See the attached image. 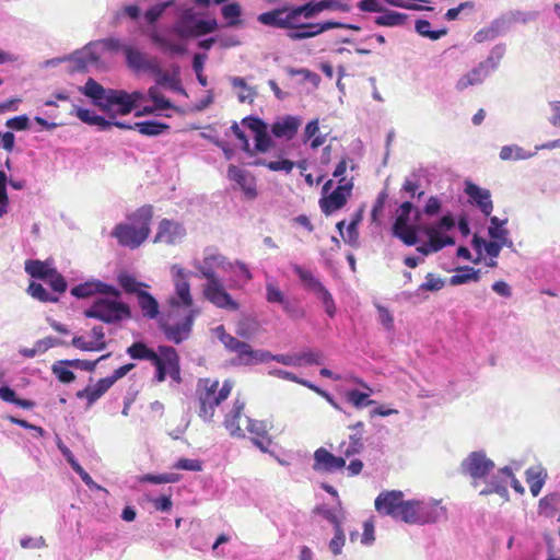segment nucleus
Listing matches in <instances>:
<instances>
[{"label":"nucleus","mask_w":560,"mask_h":560,"mask_svg":"<svg viewBox=\"0 0 560 560\" xmlns=\"http://www.w3.org/2000/svg\"><path fill=\"white\" fill-rule=\"evenodd\" d=\"M171 273L175 285V294L170 299L167 319L161 323V329L167 340L178 345L189 338L192 324L200 311L194 304L190 294L188 279L192 272L179 265H173Z\"/></svg>","instance_id":"f257e3e1"},{"label":"nucleus","mask_w":560,"mask_h":560,"mask_svg":"<svg viewBox=\"0 0 560 560\" xmlns=\"http://www.w3.org/2000/svg\"><path fill=\"white\" fill-rule=\"evenodd\" d=\"M462 472L471 479V486L479 489L480 495L495 493L503 499L509 498L505 489V479L510 475V467L505 466L495 471L492 459L482 451L471 452L460 465Z\"/></svg>","instance_id":"f03ea898"},{"label":"nucleus","mask_w":560,"mask_h":560,"mask_svg":"<svg viewBox=\"0 0 560 560\" xmlns=\"http://www.w3.org/2000/svg\"><path fill=\"white\" fill-rule=\"evenodd\" d=\"M152 218V206H142L128 214L125 222L116 224L110 234L119 245L136 249L149 237Z\"/></svg>","instance_id":"7ed1b4c3"},{"label":"nucleus","mask_w":560,"mask_h":560,"mask_svg":"<svg viewBox=\"0 0 560 560\" xmlns=\"http://www.w3.org/2000/svg\"><path fill=\"white\" fill-rule=\"evenodd\" d=\"M282 28L288 30L287 36L291 40H302L311 38L332 28H359L353 25H347L340 22L332 21H326L323 23H303L299 5L282 7Z\"/></svg>","instance_id":"20e7f679"},{"label":"nucleus","mask_w":560,"mask_h":560,"mask_svg":"<svg viewBox=\"0 0 560 560\" xmlns=\"http://www.w3.org/2000/svg\"><path fill=\"white\" fill-rule=\"evenodd\" d=\"M233 388V382L225 380L219 388V382L210 378H202L197 385V395L199 400V417L203 421L210 422L214 416L215 407L225 400Z\"/></svg>","instance_id":"39448f33"},{"label":"nucleus","mask_w":560,"mask_h":560,"mask_svg":"<svg viewBox=\"0 0 560 560\" xmlns=\"http://www.w3.org/2000/svg\"><path fill=\"white\" fill-rule=\"evenodd\" d=\"M177 19L172 32L182 39L197 37L213 32L217 28L215 20H203L188 3L176 7Z\"/></svg>","instance_id":"423d86ee"},{"label":"nucleus","mask_w":560,"mask_h":560,"mask_svg":"<svg viewBox=\"0 0 560 560\" xmlns=\"http://www.w3.org/2000/svg\"><path fill=\"white\" fill-rule=\"evenodd\" d=\"M213 334L223 343L228 351L236 354L232 360L233 365H255L269 361V351L254 350L248 343L228 334L222 325L217 326L213 329Z\"/></svg>","instance_id":"0eeeda50"},{"label":"nucleus","mask_w":560,"mask_h":560,"mask_svg":"<svg viewBox=\"0 0 560 560\" xmlns=\"http://www.w3.org/2000/svg\"><path fill=\"white\" fill-rule=\"evenodd\" d=\"M119 298L113 295L100 296L84 311V315L88 318H95L106 324H115L130 318V307L121 302Z\"/></svg>","instance_id":"6e6552de"},{"label":"nucleus","mask_w":560,"mask_h":560,"mask_svg":"<svg viewBox=\"0 0 560 560\" xmlns=\"http://www.w3.org/2000/svg\"><path fill=\"white\" fill-rule=\"evenodd\" d=\"M504 52V46H494L486 60L479 62L474 69L458 79L456 90L464 91L469 86L481 84L494 70H497Z\"/></svg>","instance_id":"1a4fd4ad"},{"label":"nucleus","mask_w":560,"mask_h":560,"mask_svg":"<svg viewBox=\"0 0 560 560\" xmlns=\"http://www.w3.org/2000/svg\"><path fill=\"white\" fill-rule=\"evenodd\" d=\"M446 513L438 500H409V510L405 516L407 524L424 525L445 520Z\"/></svg>","instance_id":"9d476101"},{"label":"nucleus","mask_w":560,"mask_h":560,"mask_svg":"<svg viewBox=\"0 0 560 560\" xmlns=\"http://www.w3.org/2000/svg\"><path fill=\"white\" fill-rule=\"evenodd\" d=\"M292 270L300 278L303 287L316 295L322 302L326 314L329 317H334L336 314V304L330 292L324 287L318 278H316L312 271L304 269L300 265H292Z\"/></svg>","instance_id":"9b49d317"},{"label":"nucleus","mask_w":560,"mask_h":560,"mask_svg":"<svg viewBox=\"0 0 560 560\" xmlns=\"http://www.w3.org/2000/svg\"><path fill=\"white\" fill-rule=\"evenodd\" d=\"M191 265L207 281L220 278L215 272L217 269L223 271L233 270V262L229 261L214 247H207L203 250L202 259L194 258Z\"/></svg>","instance_id":"f8f14e48"},{"label":"nucleus","mask_w":560,"mask_h":560,"mask_svg":"<svg viewBox=\"0 0 560 560\" xmlns=\"http://www.w3.org/2000/svg\"><path fill=\"white\" fill-rule=\"evenodd\" d=\"M375 510L383 515L392 516L395 520L406 523L409 500L404 499L399 490L383 491L375 499Z\"/></svg>","instance_id":"ddd939ff"},{"label":"nucleus","mask_w":560,"mask_h":560,"mask_svg":"<svg viewBox=\"0 0 560 560\" xmlns=\"http://www.w3.org/2000/svg\"><path fill=\"white\" fill-rule=\"evenodd\" d=\"M412 209L413 206L411 202H402L393 224V235L408 246H413L418 243L417 232L420 231L419 228H421V225L410 224V214Z\"/></svg>","instance_id":"4468645a"},{"label":"nucleus","mask_w":560,"mask_h":560,"mask_svg":"<svg viewBox=\"0 0 560 560\" xmlns=\"http://www.w3.org/2000/svg\"><path fill=\"white\" fill-rule=\"evenodd\" d=\"M202 295L218 308L226 311H237L240 308V304L225 290L221 278L206 281V283L202 284Z\"/></svg>","instance_id":"2eb2a0df"},{"label":"nucleus","mask_w":560,"mask_h":560,"mask_svg":"<svg viewBox=\"0 0 560 560\" xmlns=\"http://www.w3.org/2000/svg\"><path fill=\"white\" fill-rule=\"evenodd\" d=\"M159 361L152 364L156 368V381L163 382L168 375L174 382L180 381L179 358L176 350L170 346L159 347Z\"/></svg>","instance_id":"dca6fc26"},{"label":"nucleus","mask_w":560,"mask_h":560,"mask_svg":"<svg viewBox=\"0 0 560 560\" xmlns=\"http://www.w3.org/2000/svg\"><path fill=\"white\" fill-rule=\"evenodd\" d=\"M98 44L91 42L82 49L75 50L68 55V61L73 62V71H85L92 66H96L101 58V52L97 48Z\"/></svg>","instance_id":"f3484780"},{"label":"nucleus","mask_w":560,"mask_h":560,"mask_svg":"<svg viewBox=\"0 0 560 560\" xmlns=\"http://www.w3.org/2000/svg\"><path fill=\"white\" fill-rule=\"evenodd\" d=\"M186 236V229L179 222L163 219L158 226V232L154 236V243H165L174 245L184 240Z\"/></svg>","instance_id":"a211bd4d"},{"label":"nucleus","mask_w":560,"mask_h":560,"mask_svg":"<svg viewBox=\"0 0 560 560\" xmlns=\"http://www.w3.org/2000/svg\"><path fill=\"white\" fill-rule=\"evenodd\" d=\"M101 110L113 116L131 113L133 109L129 101V93L124 90L109 89L107 98Z\"/></svg>","instance_id":"6ab92c4d"},{"label":"nucleus","mask_w":560,"mask_h":560,"mask_svg":"<svg viewBox=\"0 0 560 560\" xmlns=\"http://www.w3.org/2000/svg\"><path fill=\"white\" fill-rule=\"evenodd\" d=\"M346 467V457L335 456L324 447L314 452L313 469L318 472L332 474Z\"/></svg>","instance_id":"aec40b11"},{"label":"nucleus","mask_w":560,"mask_h":560,"mask_svg":"<svg viewBox=\"0 0 560 560\" xmlns=\"http://www.w3.org/2000/svg\"><path fill=\"white\" fill-rule=\"evenodd\" d=\"M71 294L78 299L90 298L94 294L120 296V291L100 280H89L71 289Z\"/></svg>","instance_id":"412c9836"},{"label":"nucleus","mask_w":560,"mask_h":560,"mask_svg":"<svg viewBox=\"0 0 560 560\" xmlns=\"http://www.w3.org/2000/svg\"><path fill=\"white\" fill-rule=\"evenodd\" d=\"M126 63L135 72H152L159 60L130 46L126 50Z\"/></svg>","instance_id":"4be33fe9"},{"label":"nucleus","mask_w":560,"mask_h":560,"mask_svg":"<svg viewBox=\"0 0 560 560\" xmlns=\"http://www.w3.org/2000/svg\"><path fill=\"white\" fill-rule=\"evenodd\" d=\"M345 179H340V184L338 187L325 199L320 201L322 210L329 214L345 206L347 202V198L351 192L352 183L346 182Z\"/></svg>","instance_id":"5701e85b"},{"label":"nucleus","mask_w":560,"mask_h":560,"mask_svg":"<svg viewBox=\"0 0 560 560\" xmlns=\"http://www.w3.org/2000/svg\"><path fill=\"white\" fill-rule=\"evenodd\" d=\"M302 120L296 116H282L271 125V133L279 139L291 140L295 137Z\"/></svg>","instance_id":"b1692460"},{"label":"nucleus","mask_w":560,"mask_h":560,"mask_svg":"<svg viewBox=\"0 0 560 560\" xmlns=\"http://www.w3.org/2000/svg\"><path fill=\"white\" fill-rule=\"evenodd\" d=\"M465 194L470 201L475 203L479 210L489 217L493 210L490 190L481 188L474 183L467 182L465 185Z\"/></svg>","instance_id":"393cba45"},{"label":"nucleus","mask_w":560,"mask_h":560,"mask_svg":"<svg viewBox=\"0 0 560 560\" xmlns=\"http://www.w3.org/2000/svg\"><path fill=\"white\" fill-rule=\"evenodd\" d=\"M149 101H151L152 105L143 106L142 109L136 113V116H145L152 115L156 112H163L166 109L175 108L173 104L167 100L160 91L159 86L153 85L148 90Z\"/></svg>","instance_id":"a878e982"},{"label":"nucleus","mask_w":560,"mask_h":560,"mask_svg":"<svg viewBox=\"0 0 560 560\" xmlns=\"http://www.w3.org/2000/svg\"><path fill=\"white\" fill-rule=\"evenodd\" d=\"M228 177L229 179L235 182L242 188L246 197H256V185L254 178L249 175L247 171L240 168L235 165H230L228 168Z\"/></svg>","instance_id":"bb28decb"},{"label":"nucleus","mask_w":560,"mask_h":560,"mask_svg":"<svg viewBox=\"0 0 560 560\" xmlns=\"http://www.w3.org/2000/svg\"><path fill=\"white\" fill-rule=\"evenodd\" d=\"M455 226V219L452 214H445L438 222L430 225H421L420 231L423 232L428 237L435 238L438 241H444L452 238L445 235L446 232L451 231Z\"/></svg>","instance_id":"cd10ccee"},{"label":"nucleus","mask_w":560,"mask_h":560,"mask_svg":"<svg viewBox=\"0 0 560 560\" xmlns=\"http://www.w3.org/2000/svg\"><path fill=\"white\" fill-rule=\"evenodd\" d=\"M245 408V401L236 398L232 409L226 413L224 427L232 436L244 438V431L240 425V419Z\"/></svg>","instance_id":"c85d7f7f"},{"label":"nucleus","mask_w":560,"mask_h":560,"mask_svg":"<svg viewBox=\"0 0 560 560\" xmlns=\"http://www.w3.org/2000/svg\"><path fill=\"white\" fill-rule=\"evenodd\" d=\"M80 92L91 98L94 105L101 109L107 98L109 89L103 88L94 79L90 78L86 83L80 88Z\"/></svg>","instance_id":"c756f323"},{"label":"nucleus","mask_w":560,"mask_h":560,"mask_svg":"<svg viewBox=\"0 0 560 560\" xmlns=\"http://www.w3.org/2000/svg\"><path fill=\"white\" fill-rule=\"evenodd\" d=\"M150 39L164 52L173 55H183L186 52V48L183 44L174 42L158 31H152L150 33Z\"/></svg>","instance_id":"7c9ffc66"},{"label":"nucleus","mask_w":560,"mask_h":560,"mask_svg":"<svg viewBox=\"0 0 560 560\" xmlns=\"http://www.w3.org/2000/svg\"><path fill=\"white\" fill-rule=\"evenodd\" d=\"M71 114H74L81 121L90 125L97 126L100 130H107L112 127V121L106 120L104 117L96 115L94 112L73 105Z\"/></svg>","instance_id":"2f4dec72"},{"label":"nucleus","mask_w":560,"mask_h":560,"mask_svg":"<svg viewBox=\"0 0 560 560\" xmlns=\"http://www.w3.org/2000/svg\"><path fill=\"white\" fill-rule=\"evenodd\" d=\"M55 267L50 260L28 259L25 261V271L32 278L45 280L51 275Z\"/></svg>","instance_id":"473e14b6"},{"label":"nucleus","mask_w":560,"mask_h":560,"mask_svg":"<svg viewBox=\"0 0 560 560\" xmlns=\"http://www.w3.org/2000/svg\"><path fill=\"white\" fill-rule=\"evenodd\" d=\"M113 381L109 377L101 378L93 387H88L78 393L79 397H86L89 405L100 399L112 386Z\"/></svg>","instance_id":"72a5a7b5"},{"label":"nucleus","mask_w":560,"mask_h":560,"mask_svg":"<svg viewBox=\"0 0 560 560\" xmlns=\"http://www.w3.org/2000/svg\"><path fill=\"white\" fill-rule=\"evenodd\" d=\"M560 511V493L553 492L545 495L538 502V514L544 517H553Z\"/></svg>","instance_id":"f704fd0d"},{"label":"nucleus","mask_w":560,"mask_h":560,"mask_svg":"<svg viewBox=\"0 0 560 560\" xmlns=\"http://www.w3.org/2000/svg\"><path fill=\"white\" fill-rule=\"evenodd\" d=\"M137 301L144 317L150 319L158 317L159 303L148 291L138 292Z\"/></svg>","instance_id":"c9c22d12"},{"label":"nucleus","mask_w":560,"mask_h":560,"mask_svg":"<svg viewBox=\"0 0 560 560\" xmlns=\"http://www.w3.org/2000/svg\"><path fill=\"white\" fill-rule=\"evenodd\" d=\"M364 447L363 443V434L362 432H354L349 435V441H343L340 443L338 451L346 458L357 455L362 452Z\"/></svg>","instance_id":"e433bc0d"},{"label":"nucleus","mask_w":560,"mask_h":560,"mask_svg":"<svg viewBox=\"0 0 560 560\" xmlns=\"http://www.w3.org/2000/svg\"><path fill=\"white\" fill-rule=\"evenodd\" d=\"M354 382L360 386L366 388L369 393H363L358 389L347 392V400L352 404L357 409L374 404V400L369 399L372 389L361 380L355 378Z\"/></svg>","instance_id":"4c0bfd02"},{"label":"nucleus","mask_w":560,"mask_h":560,"mask_svg":"<svg viewBox=\"0 0 560 560\" xmlns=\"http://www.w3.org/2000/svg\"><path fill=\"white\" fill-rule=\"evenodd\" d=\"M155 75L156 86L170 88L178 78H179V67L177 65L172 66V71H164L160 62L155 66L154 70L151 72Z\"/></svg>","instance_id":"58836bf2"},{"label":"nucleus","mask_w":560,"mask_h":560,"mask_svg":"<svg viewBox=\"0 0 560 560\" xmlns=\"http://www.w3.org/2000/svg\"><path fill=\"white\" fill-rule=\"evenodd\" d=\"M127 353L135 360H148L150 362L159 361L160 352L156 353L148 348L143 342H135L128 349Z\"/></svg>","instance_id":"ea45409f"},{"label":"nucleus","mask_w":560,"mask_h":560,"mask_svg":"<svg viewBox=\"0 0 560 560\" xmlns=\"http://www.w3.org/2000/svg\"><path fill=\"white\" fill-rule=\"evenodd\" d=\"M266 300L268 303H277L282 310H289V299L272 280L266 282Z\"/></svg>","instance_id":"a19ab883"},{"label":"nucleus","mask_w":560,"mask_h":560,"mask_svg":"<svg viewBox=\"0 0 560 560\" xmlns=\"http://www.w3.org/2000/svg\"><path fill=\"white\" fill-rule=\"evenodd\" d=\"M231 84L234 89H240L241 92L237 94V98L241 103H253L257 95L254 88L247 85L245 80L241 77L231 78Z\"/></svg>","instance_id":"79ce46f5"},{"label":"nucleus","mask_w":560,"mask_h":560,"mask_svg":"<svg viewBox=\"0 0 560 560\" xmlns=\"http://www.w3.org/2000/svg\"><path fill=\"white\" fill-rule=\"evenodd\" d=\"M97 48L101 55L108 50L114 54L122 52L126 56V50L130 48V45L126 44L124 40L117 37H108L101 40H95Z\"/></svg>","instance_id":"37998d69"},{"label":"nucleus","mask_w":560,"mask_h":560,"mask_svg":"<svg viewBox=\"0 0 560 560\" xmlns=\"http://www.w3.org/2000/svg\"><path fill=\"white\" fill-rule=\"evenodd\" d=\"M480 279V271L475 270L471 267H462L457 269V272L450 278L452 285H459L468 283L470 281L477 282Z\"/></svg>","instance_id":"c03bdc74"},{"label":"nucleus","mask_w":560,"mask_h":560,"mask_svg":"<svg viewBox=\"0 0 560 560\" xmlns=\"http://www.w3.org/2000/svg\"><path fill=\"white\" fill-rule=\"evenodd\" d=\"M135 129H137L143 136H159L168 129L166 124L160 121H141L135 124Z\"/></svg>","instance_id":"a18cd8bd"},{"label":"nucleus","mask_w":560,"mask_h":560,"mask_svg":"<svg viewBox=\"0 0 560 560\" xmlns=\"http://www.w3.org/2000/svg\"><path fill=\"white\" fill-rule=\"evenodd\" d=\"M500 159L503 161L508 160H527L534 155V153L526 152L523 148L512 144L504 145L500 150Z\"/></svg>","instance_id":"49530a36"},{"label":"nucleus","mask_w":560,"mask_h":560,"mask_svg":"<svg viewBox=\"0 0 560 560\" xmlns=\"http://www.w3.org/2000/svg\"><path fill=\"white\" fill-rule=\"evenodd\" d=\"M526 479L532 494L537 497L545 485V476L541 475L540 470L529 468L526 470Z\"/></svg>","instance_id":"de8ad7c7"},{"label":"nucleus","mask_w":560,"mask_h":560,"mask_svg":"<svg viewBox=\"0 0 560 560\" xmlns=\"http://www.w3.org/2000/svg\"><path fill=\"white\" fill-rule=\"evenodd\" d=\"M282 8H278L268 12L260 13L257 20L264 25L282 28Z\"/></svg>","instance_id":"09e8293b"},{"label":"nucleus","mask_w":560,"mask_h":560,"mask_svg":"<svg viewBox=\"0 0 560 560\" xmlns=\"http://www.w3.org/2000/svg\"><path fill=\"white\" fill-rule=\"evenodd\" d=\"M454 238L438 241L435 238L428 237V242L418 246L417 250L423 255H429L441 250L445 246L454 245Z\"/></svg>","instance_id":"8fccbe9b"},{"label":"nucleus","mask_w":560,"mask_h":560,"mask_svg":"<svg viewBox=\"0 0 560 560\" xmlns=\"http://www.w3.org/2000/svg\"><path fill=\"white\" fill-rule=\"evenodd\" d=\"M118 282L126 292L135 293L136 296L138 295V292L143 291V287H147L144 283L139 282L135 277L126 272L118 276Z\"/></svg>","instance_id":"3c124183"},{"label":"nucleus","mask_w":560,"mask_h":560,"mask_svg":"<svg viewBox=\"0 0 560 560\" xmlns=\"http://www.w3.org/2000/svg\"><path fill=\"white\" fill-rule=\"evenodd\" d=\"M221 11L223 18L228 21L229 26H236L241 23L240 16L242 8L237 2L225 4Z\"/></svg>","instance_id":"603ef678"},{"label":"nucleus","mask_w":560,"mask_h":560,"mask_svg":"<svg viewBox=\"0 0 560 560\" xmlns=\"http://www.w3.org/2000/svg\"><path fill=\"white\" fill-rule=\"evenodd\" d=\"M27 293L40 302H57L58 298L50 294L40 283L32 282L27 288Z\"/></svg>","instance_id":"864d4df0"},{"label":"nucleus","mask_w":560,"mask_h":560,"mask_svg":"<svg viewBox=\"0 0 560 560\" xmlns=\"http://www.w3.org/2000/svg\"><path fill=\"white\" fill-rule=\"evenodd\" d=\"M416 31L423 37L436 40L446 34V30L432 31L431 23L427 20H418L416 22Z\"/></svg>","instance_id":"5fc2aeb1"},{"label":"nucleus","mask_w":560,"mask_h":560,"mask_svg":"<svg viewBox=\"0 0 560 560\" xmlns=\"http://www.w3.org/2000/svg\"><path fill=\"white\" fill-rule=\"evenodd\" d=\"M139 480L141 482H150L154 485L173 483L178 481V475L173 472L160 475L147 474L141 476Z\"/></svg>","instance_id":"6e6d98bb"},{"label":"nucleus","mask_w":560,"mask_h":560,"mask_svg":"<svg viewBox=\"0 0 560 560\" xmlns=\"http://www.w3.org/2000/svg\"><path fill=\"white\" fill-rule=\"evenodd\" d=\"M69 365L66 363V360L56 362L51 370L52 373L58 377V380L62 383H71L74 380V374L69 370Z\"/></svg>","instance_id":"4d7b16f0"},{"label":"nucleus","mask_w":560,"mask_h":560,"mask_svg":"<svg viewBox=\"0 0 560 560\" xmlns=\"http://www.w3.org/2000/svg\"><path fill=\"white\" fill-rule=\"evenodd\" d=\"M273 147V140L268 132V127L255 136V149L258 152L266 153Z\"/></svg>","instance_id":"13d9d810"},{"label":"nucleus","mask_w":560,"mask_h":560,"mask_svg":"<svg viewBox=\"0 0 560 560\" xmlns=\"http://www.w3.org/2000/svg\"><path fill=\"white\" fill-rule=\"evenodd\" d=\"M404 22V15L394 12V11H387L382 15L376 16L375 23L381 26H396Z\"/></svg>","instance_id":"bf43d9fd"},{"label":"nucleus","mask_w":560,"mask_h":560,"mask_svg":"<svg viewBox=\"0 0 560 560\" xmlns=\"http://www.w3.org/2000/svg\"><path fill=\"white\" fill-rule=\"evenodd\" d=\"M488 233L492 241L497 242L498 244L509 248L513 246V242L509 238V231L506 229H497L495 226H489Z\"/></svg>","instance_id":"052dcab7"},{"label":"nucleus","mask_w":560,"mask_h":560,"mask_svg":"<svg viewBox=\"0 0 560 560\" xmlns=\"http://www.w3.org/2000/svg\"><path fill=\"white\" fill-rule=\"evenodd\" d=\"M301 365H319L324 363V354L322 351H305L298 354Z\"/></svg>","instance_id":"680f3d73"},{"label":"nucleus","mask_w":560,"mask_h":560,"mask_svg":"<svg viewBox=\"0 0 560 560\" xmlns=\"http://www.w3.org/2000/svg\"><path fill=\"white\" fill-rule=\"evenodd\" d=\"M444 285V279L433 273H428L425 281L419 287V291H440Z\"/></svg>","instance_id":"e2e57ef3"},{"label":"nucleus","mask_w":560,"mask_h":560,"mask_svg":"<svg viewBox=\"0 0 560 560\" xmlns=\"http://www.w3.org/2000/svg\"><path fill=\"white\" fill-rule=\"evenodd\" d=\"M335 535L328 544V548L334 556H338L342 552V548L346 544V535L343 528H337L334 530Z\"/></svg>","instance_id":"0e129e2a"},{"label":"nucleus","mask_w":560,"mask_h":560,"mask_svg":"<svg viewBox=\"0 0 560 560\" xmlns=\"http://www.w3.org/2000/svg\"><path fill=\"white\" fill-rule=\"evenodd\" d=\"M472 242L475 247L477 248L482 245L485 247L486 253L492 258H497L503 247L502 245L498 244L494 241L486 242L485 240L479 238L478 236H475Z\"/></svg>","instance_id":"69168bd1"},{"label":"nucleus","mask_w":560,"mask_h":560,"mask_svg":"<svg viewBox=\"0 0 560 560\" xmlns=\"http://www.w3.org/2000/svg\"><path fill=\"white\" fill-rule=\"evenodd\" d=\"M246 421V430L258 438H266L267 435V425L264 421H258L250 419L249 417H245Z\"/></svg>","instance_id":"338daca9"},{"label":"nucleus","mask_w":560,"mask_h":560,"mask_svg":"<svg viewBox=\"0 0 560 560\" xmlns=\"http://www.w3.org/2000/svg\"><path fill=\"white\" fill-rule=\"evenodd\" d=\"M46 282L57 293H63L67 290V282L65 278L54 268L51 275L48 276Z\"/></svg>","instance_id":"774afa93"}]
</instances>
